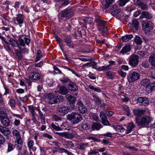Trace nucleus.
Wrapping results in <instances>:
<instances>
[{
	"label": "nucleus",
	"mask_w": 155,
	"mask_h": 155,
	"mask_svg": "<svg viewBox=\"0 0 155 155\" xmlns=\"http://www.w3.org/2000/svg\"><path fill=\"white\" fill-rule=\"evenodd\" d=\"M133 38L132 35H125L122 38V40L123 41L126 42L131 40Z\"/></svg>",
	"instance_id": "nucleus-31"
},
{
	"label": "nucleus",
	"mask_w": 155,
	"mask_h": 155,
	"mask_svg": "<svg viewBox=\"0 0 155 155\" xmlns=\"http://www.w3.org/2000/svg\"><path fill=\"white\" fill-rule=\"evenodd\" d=\"M142 25L145 34L147 35H150V31L153 28V24L149 21H143Z\"/></svg>",
	"instance_id": "nucleus-3"
},
{
	"label": "nucleus",
	"mask_w": 155,
	"mask_h": 155,
	"mask_svg": "<svg viewBox=\"0 0 155 155\" xmlns=\"http://www.w3.org/2000/svg\"><path fill=\"white\" fill-rule=\"evenodd\" d=\"M0 131L6 136H8L10 134L9 130H6L4 129L3 127L0 125Z\"/></svg>",
	"instance_id": "nucleus-29"
},
{
	"label": "nucleus",
	"mask_w": 155,
	"mask_h": 155,
	"mask_svg": "<svg viewBox=\"0 0 155 155\" xmlns=\"http://www.w3.org/2000/svg\"><path fill=\"white\" fill-rule=\"evenodd\" d=\"M12 133L13 135L16 137L17 144L21 145L22 142L20 132L17 130H14L12 131Z\"/></svg>",
	"instance_id": "nucleus-11"
},
{
	"label": "nucleus",
	"mask_w": 155,
	"mask_h": 155,
	"mask_svg": "<svg viewBox=\"0 0 155 155\" xmlns=\"http://www.w3.org/2000/svg\"><path fill=\"white\" fill-rule=\"evenodd\" d=\"M67 119L70 121L73 124H75L80 122L83 118L81 115L79 114L72 112L67 115Z\"/></svg>",
	"instance_id": "nucleus-2"
},
{
	"label": "nucleus",
	"mask_w": 155,
	"mask_h": 155,
	"mask_svg": "<svg viewBox=\"0 0 155 155\" xmlns=\"http://www.w3.org/2000/svg\"><path fill=\"white\" fill-rule=\"evenodd\" d=\"M29 108L30 110L31 113L33 115H35V113L34 111V107L32 106H29Z\"/></svg>",
	"instance_id": "nucleus-59"
},
{
	"label": "nucleus",
	"mask_w": 155,
	"mask_h": 155,
	"mask_svg": "<svg viewBox=\"0 0 155 155\" xmlns=\"http://www.w3.org/2000/svg\"><path fill=\"white\" fill-rule=\"evenodd\" d=\"M91 66H92V67L95 69L97 68V63L94 61H91L90 62Z\"/></svg>",
	"instance_id": "nucleus-54"
},
{
	"label": "nucleus",
	"mask_w": 155,
	"mask_h": 155,
	"mask_svg": "<svg viewBox=\"0 0 155 155\" xmlns=\"http://www.w3.org/2000/svg\"><path fill=\"white\" fill-rule=\"evenodd\" d=\"M54 69L55 71V72L57 74H61V71L57 67L54 66Z\"/></svg>",
	"instance_id": "nucleus-58"
},
{
	"label": "nucleus",
	"mask_w": 155,
	"mask_h": 155,
	"mask_svg": "<svg viewBox=\"0 0 155 155\" xmlns=\"http://www.w3.org/2000/svg\"><path fill=\"white\" fill-rule=\"evenodd\" d=\"M111 13L112 15L114 16L117 15L119 16L120 15L121 16H122V15L123 14L121 10L120 9L114 10Z\"/></svg>",
	"instance_id": "nucleus-30"
},
{
	"label": "nucleus",
	"mask_w": 155,
	"mask_h": 155,
	"mask_svg": "<svg viewBox=\"0 0 155 155\" xmlns=\"http://www.w3.org/2000/svg\"><path fill=\"white\" fill-rule=\"evenodd\" d=\"M98 30L100 31L103 34L107 32V28H98Z\"/></svg>",
	"instance_id": "nucleus-61"
},
{
	"label": "nucleus",
	"mask_w": 155,
	"mask_h": 155,
	"mask_svg": "<svg viewBox=\"0 0 155 155\" xmlns=\"http://www.w3.org/2000/svg\"><path fill=\"white\" fill-rule=\"evenodd\" d=\"M142 65L143 67L145 68H147L148 67L149 64L147 61H145L143 62L142 64Z\"/></svg>",
	"instance_id": "nucleus-63"
},
{
	"label": "nucleus",
	"mask_w": 155,
	"mask_h": 155,
	"mask_svg": "<svg viewBox=\"0 0 155 155\" xmlns=\"http://www.w3.org/2000/svg\"><path fill=\"white\" fill-rule=\"evenodd\" d=\"M5 141V138L0 134V144L4 143Z\"/></svg>",
	"instance_id": "nucleus-55"
},
{
	"label": "nucleus",
	"mask_w": 155,
	"mask_h": 155,
	"mask_svg": "<svg viewBox=\"0 0 155 155\" xmlns=\"http://www.w3.org/2000/svg\"><path fill=\"white\" fill-rule=\"evenodd\" d=\"M69 90L73 92H75L78 90V87L76 84L73 82H70L68 84Z\"/></svg>",
	"instance_id": "nucleus-19"
},
{
	"label": "nucleus",
	"mask_w": 155,
	"mask_h": 155,
	"mask_svg": "<svg viewBox=\"0 0 155 155\" xmlns=\"http://www.w3.org/2000/svg\"><path fill=\"white\" fill-rule=\"evenodd\" d=\"M100 116L102 124L105 125H109V122L107 120L105 113L104 112L101 113Z\"/></svg>",
	"instance_id": "nucleus-17"
},
{
	"label": "nucleus",
	"mask_w": 155,
	"mask_h": 155,
	"mask_svg": "<svg viewBox=\"0 0 155 155\" xmlns=\"http://www.w3.org/2000/svg\"><path fill=\"white\" fill-rule=\"evenodd\" d=\"M145 111L139 109H136L134 110V114L136 117L135 120L136 122H138V120H139V118L141 115L144 114L145 113Z\"/></svg>",
	"instance_id": "nucleus-16"
},
{
	"label": "nucleus",
	"mask_w": 155,
	"mask_h": 155,
	"mask_svg": "<svg viewBox=\"0 0 155 155\" xmlns=\"http://www.w3.org/2000/svg\"><path fill=\"white\" fill-rule=\"evenodd\" d=\"M143 0H134V3L135 5L139 6L141 4L143 3Z\"/></svg>",
	"instance_id": "nucleus-48"
},
{
	"label": "nucleus",
	"mask_w": 155,
	"mask_h": 155,
	"mask_svg": "<svg viewBox=\"0 0 155 155\" xmlns=\"http://www.w3.org/2000/svg\"><path fill=\"white\" fill-rule=\"evenodd\" d=\"M150 83V80L148 79H143L140 82L141 85L145 86L146 89H147V86L149 85Z\"/></svg>",
	"instance_id": "nucleus-35"
},
{
	"label": "nucleus",
	"mask_w": 155,
	"mask_h": 155,
	"mask_svg": "<svg viewBox=\"0 0 155 155\" xmlns=\"http://www.w3.org/2000/svg\"><path fill=\"white\" fill-rule=\"evenodd\" d=\"M139 6H140L141 8L143 10H146L147 9V5L144 3L143 2V3L141 4Z\"/></svg>",
	"instance_id": "nucleus-50"
},
{
	"label": "nucleus",
	"mask_w": 155,
	"mask_h": 155,
	"mask_svg": "<svg viewBox=\"0 0 155 155\" xmlns=\"http://www.w3.org/2000/svg\"><path fill=\"white\" fill-rule=\"evenodd\" d=\"M48 99H49V103L50 104L57 103L62 102L64 101L63 97L60 95L55 96L52 93H48L47 95Z\"/></svg>",
	"instance_id": "nucleus-4"
},
{
	"label": "nucleus",
	"mask_w": 155,
	"mask_h": 155,
	"mask_svg": "<svg viewBox=\"0 0 155 155\" xmlns=\"http://www.w3.org/2000/svg\"><path fill=\"white\" fill-rule=\"evenodd\" d=\"M51 126L52 127V129L53 130L60 131L61 130V128L59 127V126H57L53 123H51Z\"/></svg>",
	"instance_id": "nucleus-37"
},
{
	"label": "nucleus",
	"mask_w": 155,
	"mask_h": 155,
	"mask_svg": "<svg viewBox=\"0 0 155 155\" xmlns=\"http://www.w3.org/2000/svg\"><path fill=\"white\" fill-rule=\"evenodd\" d=\"M81 128L84 130H88L90 128V126L88 125L87 124H84L81 125Z\"/></svg>",
	"instance_id": "nucleus-47"
},
{
	"label": "nucleus",
	"mask_w": 155,
	"mask_h": 155,
	"mask_svg": "<svg viewBox=\"0 0 155 155\" xmlns=\"http://www.w3.org/2000/svg\"><path fill=\"white\" fill-rule=\"evenodd\" d=\"M107 76L110 79H113L114 78V74L110 71L107 72Z\"/></svg>",
	"instance_id": "nucleus-53"
},
{
	"label": "nucleus",
	"mask_w": 155,
	"mask_h": 155,
	"mask_svg": "<svg viewBox=\"0 0 155 155\" xmlns=\"http://www.w3.org/2000/svg\"><path fill=\"white\" fill-rule=\"evenodd\" d=\"M118 72L121 76L125 77H126L127 74L126 73L124 72L123 71H121V70H119L118 71Z\"/></svg>",
	"instance_id": "nucleus-56"
},
{
	"label": "nucleus",
	"mask_w": 155,
	"mask_h": 155,
	"mask_svg": "<svg viewBox=\"0 0 155 155\" xmlns=\"http://www.w3.org/2000/svg\"><path fill=\"white\" fill-rule=\"evenodd\" d=\"M64 41L66 44L70 48H73L74 46L71 43V38L70 36H66L64 38Z\"/></svg>",
	"instance_id": "nucleus-25"
},
{
	"label": "nucleus",
	"mask_w": 155,
	"mask_h": 155,
	"mask_svg": "<svg viewBox=\"0 0 155 155\" xmlns=\"http://www.w3.org/2000/svg\"><path fill=\"white\" fill-rule=\"evenodd\" d=\"M87 139L89 140H91V142H99L100 141V139H98L93 137H89Z\"/></svg>",
	"instance_id": "nucleus-49"
},
{
	"label": "nucleus",
	"mask_w": 155,
	"mask_h": 155,
	"mask_svg": "<svg viewBox=\"0 0 155 155\" xmlns=\"http://www.w3.org/2000/svg\"><path fill=\"white\" fill-rule=\"evenodd\" d=\"M13 145L11 143H8L7 149L8 152H9L12 150L13 149Z\"/></svg>",
	"instance_id": "nucleus-52"
},
{
	"label": "nucleus",
	"mask_w": 155,
	"mask_h": 155,
	"mask_svg": "<svg viewBox=\"0 0 155 155\" xmlns=\"http://www.w3.org/2000/svg\"><path fill=\"white\" fill-rule=\"evenodd\" d=\"M135 127V126L133 122L130 123L127 127V129L126 130V133L127 134L130 133L133 130Z\"/></svg>",
	"instance_id": "nucleus-28"
},
{
	"label": "nucleus",
	"mask_w": 155,
	"mask_h": 155,
	"mask_svg": "<svg viewBox=\"0 0 155 155\" xmlns=\"http://www.w3.org/2000/svg\"><path fill=\"white\" fill-rule=\"evenodd\" d=\"M130 50V46L129 45H126L123 48L120 52L123 54H124L125 53L129 52Z\"/></svg>",
	"instance_id": "nucleus-26"
},
{
	"label": "nucleus",
	"mask_w": 155,
	"mask_h": 155,
	"mask_svg": "<svg viewBox=\"0 0 155 155\" xmlns=\"http://www.w3.org/2000/svg\"><path fill=\"white\" fill-rule=\"evenodd\" d=\"M137 101L139 105L142 106H146L149 103L148 99L144 97H139L137 99Z\"/></svg>",
	"instance_id": "nucleus-10"
},
{
	"label": "nucleus",
	"mask_w": 155,
	"mask_h": 155,
	"mask_svg": "<svg viewBox=\"0 0 155 155\" xmlns=\"http://www.w3.org/2000/svg\"><path fill=\"white\" fill-rule=\"evenodd\" d=\"M0 120L4 127H8L9 126L10 121L8 117L0 116Z\"/></svg>",
	"instance_id": "nucleus-13"
},
{
	"label": "nucleus",
	"mask_w": 155,
	"mask_h": 155,
	"mask_svg": "<svg viewBox=\"0 0 155 155\" xmlns=\"http://www.w3.org/2000/svg\"><path fill=\"white\" fill-rule=\"evenodd\" d=\"M29 77L34 80H37L40 78V75L37 72L30 73L29 75Z\"/></svg>",
	"instance_id": "nucleus-24"
},
{
	"label": "nucleus",
	"mask_w": 155,
	"mask_h": 155,
	"mask_svg": "<svg viewBox=\"0 0 155 155\" xmlns=\"http://www.w3.org/2000/svg\"><path fill=\"white\" fill-rule=\"evenodd\" d=\"M140 78V74L137 72L134 71L128 74L127 78L129 82L132 83L138 80Z\"/></svg>",
	"instance_id": "nucleus-7"
},
{
	"label": "nucleus",
	"mask_w": 155,
	"mask_h": 155,
	"mask_svg": "<svg viewBox=\"0 0 155 155\" xmlns=\"http://www.w3.org/2000/svg\"><path fill=\"white\" fill-rule=\"evenodd\" d=\"M69 107L66 106H61L59 107L57 109V111L61 115H65L67 114L69 111Z\"/></svg>",
	"instance_id": "nucleus-9"
},
{
	"label": "nucleus",
	"mask_w": 155,
	"mask_h": 155,
	"mask_svg": "<svg viewBox=\"0 0 155 155\" xmlns=\"http://www.w3.org/2000/svg\"><path fill=\"white\" fill-rule=\"evenodd\" d=\"M95 21L97 23L98 28L104 27L105 25L106 22L105 21L101 19L99 16H97L95 18Z\"/></svg>",
	"instance_id": "nucleus-15"
},
{
	"label": "nucleus",
	"mask_w": 155,
	"mask_h": 155,
	"mask_svg": "<svg viewBox=\"0 0 155 155\" xmlns=\"http://www.w3.org/2000/svg\"><path fill=\"white\" fill-rule=\"evenodd\" d=\"M89 88L91 90H93L94 91L100 93L102 91L101 89L98 87H95L92 85H89L88 86Z\"/></svg>",
	"instance_id": "nucleus-38"
},
{
	"label": "nucleus",
	"mask_w": 155,
	"mask_h": 155,
	"mask_svg": "<svg viewBox=\"0 0 155 155\" xmlns=\"http://www.w3.org/2000/svg\"><path fill=\"white\" fill-rule=\"evenodd\" d=\"M66 144L68 147H73L74 146V144L70 141H68L66 142Z\"/></svg>",
	"instance_id": "nucleus-57"
},
{
	"label": "nucleus",
	"mask_w": 155,
	"mask_h": 155,
	"mask_svg": "<svg viewBox=\"0 0 155 155\" xmlns=\"http://www.w3.org/2000/svg\"><path fill=\"white\" fill-rule=\"evenodd\" d=\"M114 128L116 130L119 132H122L124 130V128L119 125H116L114 127Z\"/></svg>",
	"instance_id": "nucleus-39"
},
{
	"label": "nucleus",
	"mask_w": 155,
	"mask_h": 155,
	"mask_svg": "<svg viewBox=\"0 0 155 155\" xmlns=\"http://www.w3.org/2000/svg\"><path fill=\"white\" fill-rule=\"evenodd\" d=\"M23 16L21 14H19L17 17L14 18L13 19L14 21L15 22L16 20L18 24L20 25L23 23Z\"/></svg>",
	"instance_id": "nucleus-20"
},
{
	"label": "nucleus",
	"mask_w": 155,
	"mask_h": 155,
	"mask_svg": "<svg viewBox=\"0 0 155 155\" xmlns=\"http://www.w3.org/2000/svg\"><path fill=\"white\" fill-rule=\"evenodd\" d=\"M132 28L135 30H137L139 27V23L136 20H134L132 21Z\"/></svg>",
	"instance_id": "nucleus-33"
},
{
	"label": "nucleus",
	"mask_w": 155,
	"mask_h": 155,
	"mask_svg": "<svg viewBox=\"0 0 155 155\" xmlns=\"http://www.w3.org/2000/svg\"><path fill=\"white\" fill-rule=\"evenodd\" d=\"M84 20L85 22L88 24H91L93 22V19L91 17L85 18Z\"/></svg>",
	"instance_id": "nucleus-45"
},
{
	"label": "nucleus",
	"mask_w": 155,
	"mask_h": 155,
	"mask_svg": "<svg viewBox=\"0 0 155 155\" xmlns=\"http://www.w3.org/2000/svg\"><path fill=\"white\" fill-rule=\"evenodd\" d=\"M88 145V143H81L78 147V148L81 151H84L86 149Z\"/></svg>",
	"instance_id": "nucleus-27"
},
{
	"label": "nucleus",
	"mask_w": 155,
	"mask_h": 155,
	"mask_svg": "<svg viewBox=\"0 0 155 155\" xmlns=\"http://www.w3.org/2000/svg\"><path fill=\"white\" fill-rule=\"evenodd\" d=\"M150 122V119L147 116H144L141 118L140 120L136 122L139 126H144L147 125Z\"/></svg>",
	"instance_id": "nucleus-8"
},
{
	"label": "nucleus",
	"mask_w": 155,
	"mask_h": 155,
	"mask_svg": "<svg viewBox=\"0 0 155 155\" xmlns=\"http://www.w3.org/2000/svg\"><path fill=\"white\" fill-rule=\"evenodd\" d=\"M58 92L63 95H65L68 93V90L64 86H59L58 87Z\"/></svg>",
	"instance_id": "nucleus-23"
},
{
	"label": "nucleus",
	"mask_w": 155,
	"mask_h": 155,
	"mask_svg": "<svg viewBox=\"0 0 155 155\" xmlns=\"http://www.w3.org/2000/svg\"><path fill=\"white\" fill-rule=\"evenodd\" d=\"M38 111L39 113V114L40 117V119L41 121H42L44 122V124H45V117L43 114L42 112H41V111L40 109H38Z\"/></svg>",
	"instance_id": "nucleus-43"
},
{
	"label": "nucleus",
	"mask_w": 155,
	"mask_h": 155,
	"mask_svg": "<svg viewBox=\"0 0 155 155\" xmlns=\"http://www.w3.org/2000/svg\"><path fill=\"white\" fill-rule=\"evenodd\" d=\"M149 61L152 65L155 66V54L150 55L149 58Z\"/></svg>",
	"instance_id": "nucleus-32"
},
{
	"label": "nucleus",
	"mask_w": 155,
	"mask_h": 155,
	"mask_svg": "<svg viewBox=\"0 0 155 155\" xmlns=\"http://www.w3.org/2000/svg\"><path fill=\"white\" fill-rule=\"evenodd\" d=\"M53 120L56 121H61V118L57 115H53L52 117Z\"/></svg>",
	"instance_id": "nucleus-46"
},
{
	"label": "nucleus",
	"mask_w": 155,
	"mask_h": 155,
	"mask_svg": "<svg viewBox=\"0 0 155 155\" xmlns=\"http://www.w3.org/2000/svg\"><path fill=\"white\" fill-rule=\"evenodd\" d=\"M153 16L151 14L148 12L143 11L142 12L140 16V18H146L147 19H150L152 18Z\"/></svg>",
	"instance_id": "nucleus-18"
},
{
	"label": "nucleus",
	"mask_w": 155,
	"mask_h": 155,
	"mask_svg": "<svg viewBox=\"0 0 155 155\" xmlns=\"http://www.w3.org/2000/svg\"><path fill=\"white\" fill-rule=\"evenodd\" d=\"M74 10L71 8L65 9L61 12V19L64 18H68L72 17L74 15Z\"/></svg>",
	"instance_id": "nucleus-6"
},
{
	"label": "nucleus",
	"mask_w": 155,
	"mask_h": 155,
	"mask_svg": "<svg viewBox=\"0 0 155 155\" xmlns=\"http://www.w3.org/2000/svg\"><path fill=\"white\" fill-rule=\"evenodd\" d=\"M9 42H8L9 43V45H11L14 48L18 47L19 49L20 48V46L25 47V44L28 45L30 41V39L27 37H24L23 39L19 37L18 39V41L9 37Z\"/></svg>",
	"instance_id": "nucleus-1"
},
{
	"label": "nucleus",
	"mask_w": 155,
	"mask_h": 155,
	"mask_svg": "<svg viewBox=\"0 0 155 155\" xmlns=\"http://www.w3.org/2000/svg\"><path fill=\"white\" fill-rule=\"evenodd\" d=\"M77 105L78 110L81 113L84 114L87 112V108L81 101H78L77 102Z\"/></svg>",
	"instance_id": "nucleus-12"
},
{
	"label": "nucleus",
	"mask_w": 155,
	"mask_h": 155,
	"mask_svg": "<svg viewBox=\"0 0 155 155\" xmlns=\"http://www.w3.org/2000/svg\"><path fill=\"white\" fill-rule=\"evenodd\" d=\"M9 103L11 106L12 107H14L15 106V102L13 99H10L9 101Z\"/></svg>",
	"instance_id": "nucleus-51"
},
{
	"label": "nucleus",
	"mask_w": 155,
	"mask_h": 155,
	"mask_svg": "<svg viewBox=\"0 0 155 155\" xmlns=\"http://www.w3.org/2000/svg\"><path fill=\"white\" fill-rule=\"evenodd\" d=\"M67 98L68 101L72 104L74 103L76 101V98L71 95H67Z\"/></svg>",
	"instance_id": "nucleus-36"
},
{
	"label": "nucleus",
	"mask_w": 155,
	"mask_h": 155,
	"mask_svg": "<svg viewBox=\"0 0 155 155\" xmlns=\"http://www.w3.org/2000/svg\"><path fill=\"white\" fill-rule=\"evenodd\" d=\"M130 0H119V5L120 6H124Z\"/></svg>",
	"instance_id": "nucleus-42"
},
{
	"label": "nucleus",
	"mask_w": 155,
	"mask_h": 155,
	"mask_svg": "<svg viewBox=\"0 0 155 155\" xmlns=\"http://www.w3.org/2000/svg\"><path fill=\"white\" fill-rule=\"evenodd\" d=\"M102 127V126L101 124L97 123H94L92 126V128L93 130H98Z\"/></svg>",
	"instance_id": "nucleus-34"
},
{
	"label": "nucleus",
	"mask_w": 155,
	"mask_h": 155,
	"mask_svg": "<svg viewBox=\"0 0 155 155\" xmlns=\"http://www.w3.org/2000/svg\"><path fill=\"white\" fill-rule=\"evenodd\" d=\"M77 135V134L76 132L72 130L71 131L65 132V137L67 139H71L76 136Z\"/></svg>",
	"instance_id": "nucleus-14"
},
{
	"label": "nucleus",
	"mask_w": 155,
	"mask_h": 155,
	"mask_svg": "<svg viewBox=\"0 0 155 155\" xmlns=\"http://www.w3.org/2000/svg\"><path fill=\"white\" fill-rule=\"evenodd\" d=\"M109 63H110V64L109 65L106 66H104L99 67L98 69V70L103 71L110 69V66L113 65L115 63V62L114 61H111L109 62Z\"/></svg>",
	"instance_id": "nucleus-22"
},
{
	"label": "nucleus",
	"mask_w": 155,
	"mask_h": 155,
	"mask_svg": "<svg viewBox=\"0 0 155 155\" xmlns=\"http://www.w3.org/2000/svg\"><path fill=\"white\" fill-rule=\"evenodd\" d=\"M90 155H99V153L97 151L94 150L90 152Z\"/></svg>",
	"instance_id": "nucleus-64"
},
{
	"label": "nucleus",
	"mask_w": 155,
	"mask_h": 155,
	"mask_svg": "<svg viewBox=\"0 0 155 155\" xmlns=\"http://www.w3.org/2000/svg\"><path fill=\"white\" fill-rule=\"evenodd\" d=\"M147 91L149 92H153L155 91V81L150 82L147 87Z\"/></svg>",
	"instance_id": "nucleus-21"
},
{
	"label": "nucleus",
	"mask_w": 155,
	"mask_h": 155,
	"mask_svg": "<svg viewBox=\"0 0 155 155\" xmlns=\"http://www.w3.org/2000/svg\"><path fill=\"white\" fill-rule=\"evenodd\" d=\"M6 110L4 108H0V116L5 117L7 115Z\"/></svg>",
	"instance_id": "nucleus-41"
},
{
	"label": "nucleus",
	"mask_w": 155,
	"mask_h": 155,
	"mask_svg": "<svg viewBox=\"0 0 155 155\" xmlns=\"http://www.w3.org/2000/svg\"><path fill=\"white\" fill-rule=\"evenodd\" d=\"M138 55L133 54L129 58V64L133 67H136L139 62Z\"/></svg>",
	"instance_id": "nucleus-5"
},
{
	"label": "nucleus",
	"mask_w": 155,
	"mask_h": 155,
	"mask_svg": "<svg viewBox=\"0 0 155 155\" xmlns=\"http://www.w3.org/2000/svg\"><path fill=\"white\" fill-rule=\"evenodd\" d=\"M55 133L60 136L65 137V132H55Z\"/></svg>",
	"instance_id": "nucleus-60"
},
{
	"label": "nucleus",
	"mask_w": 155,
	"mask_h": 155,
	"mask_svg": "<svg viewBox=\"0 0 155 155\" xmlns=\"http://www.w3.org/2000/svg\"><path fill=\"white\" fill-rule=\"evenodd\" d=\"M14 125L16 126H18L20 124V120L15 119L14 122Z\"/></svg>",
	"instance_id": "nucleus-62"
},
{
	"label": "nucleus",
	"mask_w": 155,
	"mask_h": 155,
	"mask_svg": "<svg viewBox=\"0 0 155 155\" xmlns=\"http://www.w3.org/2000/svg\"><path fill=\"white\" fill-rule=\"evenodd\" d=\"M135 42L138 45H141L142 43L141 38L139 36L136 37L135 39Z\"/></svg>",
	"instance_id": "nucleus-40"
},
{
	"label": "nucleus",
	"mask_w": 155,
	"mask_h": 155,
	"mask_svg": "<svg viewBox=\"0 0 155 155\" xmlns=\"http://www.w3.org/2000/svg\"><path fill=\"white\" fill-rule=\"evenodd\" d=\"M93 97L94 98V100L97 104L99 105L101 104V100L98 97H97L95 95H93Z\"/></svg>",
	"instance_id": "nucleus-44"
}]
</instances>
